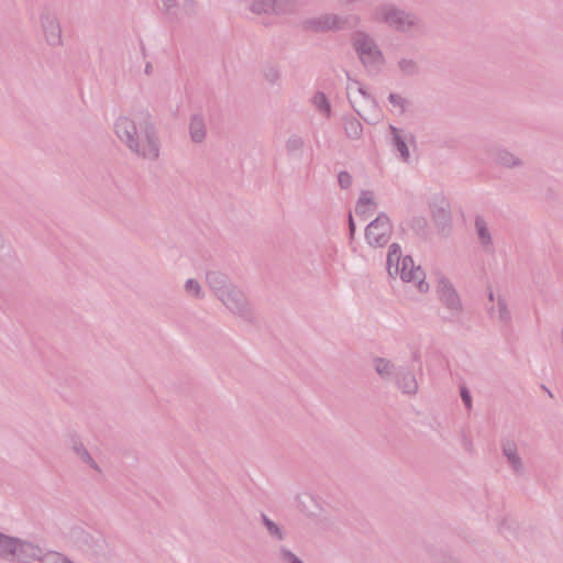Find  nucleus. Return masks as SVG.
<instances>
[{"instance_id":"17","label":"nucleus","mask_w":563,"mask_h":563,"mask_svg":"<svg viewBox=\"0 0 563 563\" xmlns=\"http://www.w3.org/2000/svg\"><path fill=\"white\" fill-rule=\"evenodd\" d=\"M396 70L402 77H416L421 73V66L415 56L404 54L396 60Z\"/></svg>"},{"instance_id":"18","label":"nucleus","mask_w":563,"mask_h":563,"mask_svg":"<svg viewBox=\"0 0 563 563\" xmlns=\"http://www.w3.org/2000/svg\"><path fill=\"white\" fill-rule=\"evenodd\" d=\"M184 295L194 301H202L207 297V291L202 283L197 277H187L183 283Z\"/></svg>"},{"instance_id":"31","label":"nucleus","mask_w":563,"mask_h":563,"mask_svg":"<svg viewBox=\"0 0 563 563\" xmlns=\"http://www.w3.org/2000/svg\"><path fill=\"white\" fill-rule=\"evenodd\" d=\"M344 132L349 139L360 140L363 135V125L356 118H344Z\"/></svg>"},{"instance_id":"25","label":"nucleus","mask_w":563,"mask_h":563,"mask_svg":"<svg viewBox=\"0 0 563 563\" xmlns=\"http://www.w3.org/2000/svg\"><path fill=\"white\" fill-rule=\"evenodd\" d=\"M402 253L399 244H390L387 253V273L390 277L398 276L399 266L401 265Z\"/></svg>"},{"instance_id":"8","label":"nucleus","mask_w":563,"mask_h":563,"mask_svg":"<svg viewBox=\"0 0 563 563\" xmlns=\"http://www.w3.org/2000/svg\"><path fill=\"white\" fill-rule=\"evenodd\" d=\"M360 16L355 14L341 15L338 13H323L318 16L309 18L303 21V29L310 32H338L344 30L350 24H357Z\"/></svg>"},{"instance_id":"35","label":"nucleus","mask_w":563,"mask_h":563,"mask_svg":"<svg viewBox=\"0 0 563 563\" xmlns=\"http://www.w3.org/2000/svg\"><path fill=\"white\" fill-rule=\"evenodd\" d=\"M279 563H305L299 556L286 547H280L277 551Z\"/></svg>"},{"instance_id":"22","label":"nucleus","mask_w":563,"mask_h":563,"mask_svg":"<svg viewBox=\"0 0 563 563\" xmlns=\"http://www.w3.org/2000/svg\"><path fill=\"white\" fill-rule=\"evenodd\" d=\"M376 210L374 194L369 190H363L356 202L355 213L358 217H371Z\"/></svg>"},{"instance_id":"33","label":"nucleus","mask_w":563,"mask_h":563,"mask_svg":"<svg viewBox=\"0 0 563 563\" xmlns=\"http://www.w3.org/2000/svg\"><path fill=\"white\" fill-rule=\"evenodd\" d=\"M262 521L271 537L278 541H283L285 539L284 530L276 522L271 520L265 515L262 516Z\"/></svg>"},{"instance_id":"23","label":"nucleus","mask_w":563,"mask_h":563,"mask_svg":"<svg viewBox=\"0 0 563 563\" xmlns=\"http://www.w3.org/2000/svg\"><path fill=\"white\" fill-rule=\"evenodd\" d=\"M488 313L503 325H508L511 322V312L506 299L501 296L497 297L495 306L488 308Z\"/></svg>"},{"instance_id":"15","label":"nucleus","mask_w":563,"mask_h":563,"mask_svg":"<svg viewBox=\"0 0 563 563\" xmlns=\"http://www.w3.org/2000/svg\"><path fill=\"white\" fill-rule=\"evenodd\" d=\"M501 452L512 474L516 476H522L526 474V465L515 440L505 439L501 442Z\"/></svg>"},{"instance_id":"10","label":"nucleus","mask_w":563,"mask_h":563,"mask_svg":"<svg viewBox=\"0 0 563 563\" xmlns=\"http://www.w3.org/2000/svg\"><path fill=\"white\" fill-rule=\"evenodd\" d=\"M299 0H251L249 11L254 15H290L299 10Z\"/></svg>"},{"instance_id":"14","label":"nucleus","mask_w":563,"mask_h":563,"mask_svg":"<svg viewBox=\"0 0 563 563\" xmlns=\"http://www.w3.org/2000/svg\"><path fill=\"white\" fill-rule=\"evenodd\" d=\"M433 222L442 235H448L451 229L450 203L442 195H434L429 202Z\"/></svg>"},{"instance_id":"29","label":"nucleus","mask_w":563,"mask_h":563,"mask_svg":"<svg viewBox=\"0 0 563 563\" xmlns=\"http://www.w3.org/2000/svg\"><path fill=\"white\" fill-rule=\"evenodd\" d=\"M495 161L497 164L507 167L514 168L522 165V161L516 154L507 150H498L495 153Z\"/></svg>"},{"instance_id":"26","label":"nucleus","mask_w":563,"mask_h":563,"mask_svg":"<svg viewBox=\"0 0 563 563\" xmlns=\"http://www.w3.org/2000/svg\"><path fill=\"white\" fill-rule=\"evenodd\" d=\"M310 103L313 109L324 119H330L332 117V107L329 98L322 91H316L311 99Z\"/></svg>"},{"instance_id":"27","label":"nucleus","mask_w":563,"mask_h":563,"mask_svg":"<svg viewBox=\"0 0 563 563\" xmlns=\"http://www.w3.org/2000/svg\"><path fill=\"white\" fill-rule=\"evenodd\" d=\"M397 385L402 393L408 395H415L418 391V382L415 374L409 369L398 375Z\"/></svg>"},{"instance_id":"1","label":"nucleus","mask_w":563,"mask_h":563,"mask_svg":"<svg viewBox=\"0 0 563 563\" xmlns=\"http://www.w3.org/2000/svg\"><path fill=\"white\" fill-rule=\"evenodd\" d=\"M206 282L216 299L234 317L251 321L254 308L242 288L219 271L206 273Z\"/></svg>"},{"instance_id":"43","label":"nucleus","mask_w":563,"mask_h":563,"mask_svg":"<svg viewBox=\"0 0 563 563\" xmlns=\"http://www.w3.org/2000/svg\"><path fill=\"white\" fill-rule=\"evenodd\" d=\"M561 340H562V343H563V325H562V330H561Z\"/></svg>"},{"instance_id":"40","label":"nucleus","mask_w":563,"mask_h":563,"mask_svg":"<svg viewBox=\"0 0 563 563\" xmlns=\"http://www.w3.org/2000/svg\"><path fill=\"white\" fill-rule=\"evenodd\" d=\"M349 229H350V238L353 239L355 234V223L352 214H349Z\"/></svg>"},{"instance_id":"20","label":"nucleus","mask_w":563,"mask_h":563,"mask_svg":"<svg viewBox=\"0 0 563 563\" xmlns=\"http://www.w3.org/2000/svg\"><path fill=\"white\" fill-rule=\"evenodd\" d=\"M475 232L478 240V243L486 252L493 251V238L487 224V221L482 216H476L475 218Z\"/></svg>"},{"instance_id":"39","label":"nucleus","mask_w":563,"mask_h":563,"mask_svg":"<svg viewBox=\"0 0 563 563\" xmlns=\"http://www.w3.org/2000/svg\"><path fill=\"white\" fill-rule=\"evenodd\" d=\"M461 397H462V400L465 404V406L467 408H471L472 407V397L465 387H463L461 390Z\"/></svg>"},{"instance_id":"2","label":"nucleus","mask_w":563,"mask_h":563,"mask_svg":"<svg viewBox=\"0 0 563 563\" xmlns=\"http://www.w3.org/2000/svg\"><path fill=\"white\" fill-rule=\"evenodd\" d=\"M67 543L82 561L99 563L112 558V548L107 538L89 527L77 525L69 529Z\"/></svg>"},{"instance_id":"36","label":"nucleus","mask_w":563,"mask_h":563,"mask_svg":"<svg viewBox=\"0 0 563 563\" xmlns=\"http://www.w3.org/2000/svg\"><path fill=\"white\" fill-rule=\"evenodd\" d=\"M338 183L340 188L349 189L352 186L353 179L347 172H340L338 175Z\"/></svg>"},{"instance_id":"16","label":"nucleus","mask_w":563,"mask_h":563,"mask_svg":"<svg viewBox=\"0 0 563 563\" xmlns=\"http://www.w3.org/2000/svg\"><path fill=\"white\" fill-rule=\"evenodd\" d=\"M31 544L23 543L18 539L0 533L1 556L22 560L29 552H31Z\"/></svg>"},{"instance_id":"38","label":"nucleus","mask_w":563,"mask_h":563,"mask_svg":"<svg viewBox=\"0 0 563 563\" xmlns=\"http://www.w3.org/2000/svg\"><path fill=\"white\" fill-rule=\"evenodd\" d=\"M163 3V11L166 14H170L174 9H176L177 3L175 0H162Z\"/></svg>"},{"instance_id":"24","label":"nucleus","mask_w":563,"mask_h":563,"mask_svg":"<svg viewBox=\"0 0 563 563\" xmlns=\"http://www.w3.org/2000/svg\"><path fill=\"white\" fill-rule=\"evenodd\" d=\"M71 451L81 463L96 471L97 473H101V468L99 467L98 463L93 460L81 441L73 439Z\"/></svg>"},{"instance_id":"21","label":"nucleus","mask_w":563,"mask_h":563,"mask_svg":"<svg viewBox=\"0 0 563 563\" xmlns=\"http://www.w3.org/2000/svg\"><path fill=\"white\" fill-rule=\"evenodd\" d=\"M393 144L399 153L401 161L409 162L410 151L407 145L408 135L402 130L397 129L394 125L389 126Z\"/></svg>"},{"instance_id":"32","label":"nucleus","mask_w":563,"mask_h":563,"mask_svg":"<svg viewBox=\"0 0 563 563\" xmlns=\"http://www.w3.org/2000/svg\"><path fill=\"white\" fill-rule=\"evenodd\" d=\"M262 75L266 84L276 86L282 80V68L276 64H266L262 69Z\"/></svg>"},{"instance_id":"19","label":"nucleus","mask_w":563,"mask_h":563,"mask_svg":"<svg viewBox=\"0 0 563 563\" xmlns=\"http://www.w3.org/2000/svg\"><path fill=\"white\" fill-rule=\"evenodd\" d=\"M190 141L195 144H202L207 137V125L200 114H194L188 124Z\"/></svg>"},{"instance_id":"4","label":"nucleus","mask_w":563,"mask_h":563,"mask_svg":"<svg viewBox=\"0 0 563 563\" xmlns=\"http://www.w3.org/2000/svg\"><path fill=\"white\" fill-rule=\"evenodd\" d=\"M351 43L360 63L368 71L378 73L386 64V57L375 37L365 30H357Z\"/></svg>"},{"instance_id":"12","label":"nucleus","mask_w":563,"mask_h":563,"mask_svg":"<svg viewBox=\"0 0 563 563\" xmlns=\"http://www.w3.org/2000/svg\"><path fill=\"white\" fill-rule=\"evenodd\" d=\"M393 228L387 216L378 214L365 229V239L372 247L385 246L391 238Z\"/></svg>"},{"instance_id":"41","label":"nucleus","mask_w":563,"mask_h":563,"mask_svg":"<svg viewBox=\"0 0 563 563\" xmlns=\"http://www.w3.org/2000/svg\"><path fill=\"white\" fill-rule=\"evenodd\" d=\"M488 299L490 302L495 301V294L492 289H488Z\"/></svg>"},{"instance_id":"42","label":"nucleus","mask_w":563,"mask_h":563,"mask_svg":"<svg viewBox=\"0 0 563 563\" xmlns=\"http://www.w3.org/2000/svg\"><path fill=\"white\" fill-rule=\"evenodd\" d=\"M150 70H151V65H150V64H147V65H146V68H145V71H146V73H150Z\"/></svg>"},{"instance_id":"5","label":"nucleus","mask_w":563,"mask_h":563,"mask_svg":"<svg viewBox=\"0 0 563 563\" xmlns=\"http://www.w3.org/2000/svg\"><path fill=\"white\" fill-rule=\"evenodd\" d=\"M151 122L152 118L142 111H122L113 119V134L128 148Z\"/></svg>"},{"instance_id":"7","label":"nucleus","mask_w":563,"mask_h":563,"mask_svg":"<svg viewBox=\"0 0 563 563\" xmlns=\"http://www.w3.org/2000/svg\"><path fill=\"white\" fill-rule=\"evenodd\" d=\"M346 91L351 106L362 119L371 123L379 120L377 101L358 81L349 82Z\"/></svg>"},{"instance_id":"30","label":"nucleus","mask_w":563,"mask_h":563,"mask_svg":"<svg viewBox=\"0 0 563 563\" xmlns=\"http://www.w3.org/2000/svg\"><path fill=\"white\" fill-rule=\"evenodd\" d=\"M284 146L288 155L297 156L302 154L306 141L301 135L294 133L286 139Z\"/></svg>"},{"instance_id":"6","label":"nucleus","mask_w":563,"mask_h":563,"mask_svg":"<svg viewBox=\"0 0 563 563\" xmlns=\"http://www.w3.org/2000/svg\"><path fill=\"white\" fill-rule=\"evenodd\" d=\"M126 150L137 159L148 163L158 161L162 152V141L153 120Z\"/></svg>"},{"instance_id":"37","label":"nucleus","mask_w":563,"mask_h":563,"mask_svg":"<svg viewBox=\"0 0 563 563\" xmlns=\"http://www.w3.org/2000/svg\"><path fill=\"white\" fill-rule=\"evenodd\" d=\"M363 2H365V0H335L336 5L342 9H349Z\"/></svg>"},{"instance_id":"34","label":"nucleus","mask_w":563,"mask_h":563,"mask_svg":"<svg viewBox=\"0 0 563 563\" xmlns=\"http://www.w3.org/2000/svg\"><path fill=\"white\" fill-rule=\"evenodd\" d=\"M388 100H389L390 104L393 106L394 110L397 111L399 114H402L406 112L407 107L409 104V101L407 98H405L400 93L391 92L388 96Z\"/></svg>"},{"instance_id":"3","label":"nucleus","mask_w":563,"mask_h":563,"mask_svg":"<svg viewBox=\"0 0 563 563\" xmlns=\"http://www.w3.org/2000/svg\"><path fill=\"white\" fill-rule=\"evenodd\" d=\"M373 20L402 34L419 33L424 29L418 14L406 11L394 3L378 4L373 11Z\"/></svg>"},{"instance_id":"28","label":"nucleus","mask_w":563,"mask_h":563,"mask_svg":"<svg viewBox=\"0 0 563 563\" xmlns=\"http://www.w3.org/2000/svg\"><path fill=\"white\" fill-rule=\"evenodd\" d=\"M373 365L376 374L383 379H389L394 376L396 366L391 360L385 357H375Z\"/></svg>"},{"instance_id":"13","label":"nucleus","mask_w":563,"mask_h":563,"mask_svg":"<svg viewBox=\"0 0 563 563\" xmlns=\"http://www.w3.org/2000/svg\"><path fill=\"white\" fill-rule=\"evenodd\" d=\"M398 276L405 283H410L421 294L429 291V284L426 282V273L420 265H416L410 256H405L399 266Z\"/></svg>"},{"instance_id":"9","label":"nucleus","mask_w":563,"mask_h":563,"mask_svg":"<svg viewBox=\"0 0 563 563\" xmlns=\"http://www.w3.org/2000/svg\"><path fill=\"white\" fill-rule=\"evenodd\" d=\"M40 26L43 42L52 47L57 48L64 45L63 27L55 10L44 7L40 14Z\"/></svg>"},{"instance_id":"11","label":"nucleus","mask_w":563,"mask_h":563,"mask_svg":"<svg viewBox=\"0 0 563 563\" xmlns=\"http://www.w3.org/2000/svg\"><path fill=\"white\" fill-rule=\"evenodd\" d=\"M437 291L440 302L446 309L451 319H459L463 313L462 300L453 284L445 277L438 282Z\"/></svg>"}]
</instances>
